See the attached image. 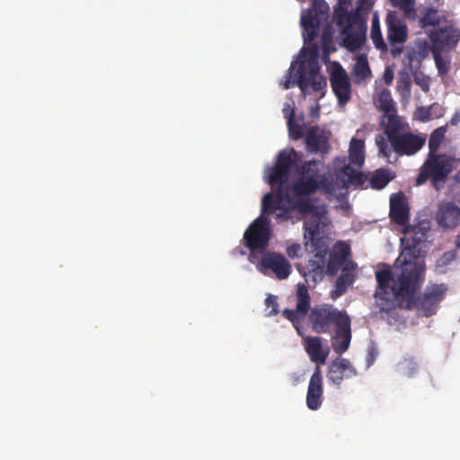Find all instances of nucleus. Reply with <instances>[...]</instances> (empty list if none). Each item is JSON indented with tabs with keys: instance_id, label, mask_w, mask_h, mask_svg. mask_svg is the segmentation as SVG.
<instances>
[{
	"instance_id": "obj_1",
	"label": "nucleus",
	"mask_w": 460,
	"mask_h": 460,
	"mask_svg": "<svg viewBox=\"0 0 460 460\" xmlns=\"http://www.w3.org/2000/svg\"><path fill=\"white\" fill-rule=\"evenodd\" d=\"M423 271V266L417 260L404 261L399 272L390 269L377 270L375 297L379 309L389 312L400 307L415 309L425 317L435 314L447 287L445 284L429 285L422 294L416 296L415 293L424 280Z\"/></svg>"
},
{
	"instance_id": "obj_2",
	"label": "nucleus",
	"mask_w": 460,
	"mask_h": 460,
	"mask_svg": "<svg viewBox=\"0 0 460 460\" xmlns=\"http://www.w3.org/2000/svg\"><path fill=\"white\" fill-rule=\"evenodd\" d=\"M456 160L446 154H429L426 161L420 166L415 180L417 186L424 184L428 180L438 190L445 183L448 175L456 169Z\"/></svg>"
},
{
	"instance_id": "obj_3",
	"label": "nucleus",
	"mask_w": 460,
	"mask_h": 460,
	"mask_svg": "<svg viewBox=\"0 0 460 460\" xmlns=\"http://www.w3.org/2000/svg\"><path fill=\"white\" fill-rule=\"evenodd\" d=\"M317 56L318 47L314 45L309 49V57L299 61L297 85L304 94L309 87L314 92H319L327 85L325 77L319 74L320 65Z\"/></svg>"
},
{
	"instance_id": "obj_4",
	"label": "nucleus",
	"mask_w": 460,
	"mask_h": 460,
	"mask_svg": "<svg viewBox=\"0 0 460 460\" xmlns=\"http://www.w3.org/2000/svg\"><path fill=\"white\" fill-rule=\"evenodd\" d=\"M426 142V138L411 132H404L389 144L383 136L378 135L376 143L379 152L389 158L393 152L399 155H412L419 152Z\"/></svg>"
},
{
	"instance_id": "obj_5",
	"label": "nucleus",
	"mask_w": 460,
	"mask_h": 460,
	"mask_svg": "<svg viewBox=\"0 0 460 460\" xmlns=\"http://www.w3.org/2000/svg\"><path fill=\"white\" fill-rule=\"evenodd\" d=\"M313 6L301 15L302 35L305 43H311L319 33L320 26L329 16V6L323 0H313Z\"/></svg>"
},
{
	"instance_id": "obj_6",
	"label": "nucleus",
	"mask_w": 460,
	"mask_h": 460,
	"mask_svg": "<svg viewBox=\"0 0 460 460\" xmlns=\"http://www.w3.org/2000/svg\"><path fill=\"white\" fill-rule=\"evenodd\" d=\"M271 237V226L269 218L261 215L246 229L243 234L244 245L251 251L264 252Z\"/></svg>"
},
{
	"instance_id": "obj_7",
	"label": "nucleus",
	"mask_w": 460,
	"mask_h": 460,
	"mask_svg": "<svg viewBox=\"0 0 460 460\" xmlns=\"http://www.w3.org/2000/svg\"><path fill=\"white\" fill-rule=\"evenodd\" d=\"M349 315L344 311H339L331 305L315 306L311 309L309 321L312 329L316 333H325L331 326H338V323L345 320Z\"/></svg>"
},
{
	"instance_id": "obj_8",
	"label": "nucleus",
	"mask_w": 460,
	"mask_h": 460,
	"mask_svg": "<svg viewBox=\"0 0 460 460\" xmlns=\"http://www.w3.org/2000/svg\"><path fill=\"white\" fill-rule=\"evenodd\" d=\"M340 186H334L333 181L326 175H321L320 179L299 176L292 185V191L296 198L307 197L322 190L324 193L334 194Z\"/></svg>"
},
{
	"instance_id": "obj_9",
	"label": "nucleus",
	"mask_w": 460,
	"mask_h": 460,
	"mask_svg": "<svg viewBox=\"0 0 460 460\" xmlns=\"http://www.w3.org/2000/svg\"><path fill=\"white\" fill-rule=\"evenodd\" d=\"M287 203V214L291 209H296L298 213L305 217L307 216H312L317 211H321L324 206L314 205L310 199L301 197V198H292L289 194L288 188H282L278 190V208L281 207V204Z\"/></svg>"
},
{
	"instance_id": "obj_10",
	"label": "nucleus",
	"mask_w": 460,
	"mask_h": 460,
	"mask_svg": "<svg viewBox=\"0 0 460 460\" xmlns=\"http://www.w3.org/2000/svg\"><path fill=\"white\" fill-rule=\"evenodd\" d=\"M296 309H284L282 311V315L287 320L290 321L294 327L299 332L298 325L304 320L305 315L308 314L310 305H311V298L308 292V288L305 284H298L296 292Z\"/></svg>"
},
{
	"instance_id": "obj_11",
	"label": "nucleus",
	"mask_w": 460,
	"mask_h": 460,
	"mask_svg": "<svg viewBox=\"0 0 460 460\" xmlns=\"http://www.w3.org/2000/svg\"><path fill=\"white\" fill-rule=\"evenodd\" d=\"M367 25L358 19L348 17V24L342 29L343 45L349 51H355L366 41Z\"/></svg>"
},
{
	"instance_id": "obj_12",
	"label": "nucleus",
	"mask_w": 460,
	"mask_h": 460,
	"mask_svg": "<svg viewBox=\"0 0 460 460\" xmlns=\"http://www.w3.org/2000/svg\"><path fill=\"white\" fill-rule=\"evenodd\" d=\"M327 209L325 207L321 211H317L305 222V238L309 239L310 244L314 250L323 245V231L326 226L324 219L326 218Z\"/></svg>"
},
{
	"instance_id": "obj_13",
	"label": "nucleus",
	"mask_w": 460,
	"mask_h": 460,
	"mask_svg": "<svg viewBox=\"0 0 460 460\" xmlns=\"http://www.w3.org/2000/svg\"><path fill=\"white\" fill-rule=\"evenodd\" d=\"M261 267L270 270L278 279H286L292 271L288 260L281 253L276 252H264L260 262Z\"/></svg>"
},
{
	"instance_id": "obj_14",
	"label": "nucleus",
	"mask_w": 460,
	"mask_h": 460,
	"mask_svg": "<svg viewBox=\"0 0 460 460\" xmlns=\"http://www.w3.org/2000/svg\"><path fill=\"white\" fill-rule=\"evenodd\" d=\"M431 41V52H439L455 48L460 39V31L453 26H446L433 31L429 35Z\"/></svg>"
},
{
	"instance_id": "obj_15",
	"label": "nucleus",
	"mask_w": 460,
	"mask_h": 460,
	"mask_svg": "<svg viewBox=\"0 0 460 460\" xmlns=\"http://www.w3.org/2000/svg\"><path fill=\"white\" fill-rule=\"evenodd\" d=\"M328 131L319 126H310L305 129V143L307 152L326 155L329 152Z\"/></svg>"
},
{
	"instance_id": "obj_16",
	"label": "nucleus",
	"mask_w": 460,
	"mask_h": 460,
	"mask_svg": "<svg viewBox=\"0 0 460 460\" xmlns=\"http://www.w3.org/2000/svg\"><path fill=\"white\" fill-rule=\"evenodd\" d=\"M327 253L329 257L325 263V274L333 277L349 261L348 259L351 254V251L348 243L343 241H338Z\"/></svg>"
},
{
	"instance_id": "obj_17",
	"label": "nucleus",
	"mask_w": 460,
	"mask_h": 460,
	"mask_svg": "<svg viewBox=\"0 0 460 460\" xmlns=\"http://www.w3.org/2000/svg\"><path fill=\"white\" fill-rule=\"evenodd\" d=\"M314 251L315 253L307 261L303 275L306 281L311 279L314 283H317L323 279L325 273L327 249H323V245H320V248Z\"/></svg>"
},
{
	"instance_id": "obj_18",
	"label": "nucleus",
	"mask_w": 460,
	"mask_h": 460,
	"mask_svg": "<svg viewBox=\"0 0 460 460\" xmlns=\"http://www.w3.org/2000/svg\"><path fill=\"white\" fill-rule=\"evenodd\" d=\"M323 375L319 366H317L310 377L307 393L306 406L312 411L318 410L323 403Z\"/></svg>"
},
{
	"instance_id": "obj_19",
	"label": "nucleus",
	"mask_w": 460,
	"mask_h": 460,
	"mask_svg": "<svg viewBox=\"0 0 460 460\" xmlns=\"http://www.w3.org/2000/svg\"><path fill=\"white\" fill-rule=\"evenodd\" d=\"M331 85L340 104H346L350 99L351 84L347 72L339 66L331 75Z\"/></svg>"
},
{
	"instance_id": "obj_20",
	"label": "nucleus",
	"mask_w": 460,
	"mask_h": 460,
	"mask_svg": "<svg viewBox=\"0 0 460 460\" xmlns=\"http://www.w3.org/2000/svg\"><path fill=\"white\" fill-rule=\"evenodd\" d=\"M358 373L349 359L340 358L331 362L328 368L327 378L329 382L340 387L344 379L351 378Z\"/></svg>"
},
{
	"instance_id": "obj_21",
	"label": "nucleus",
	"mask_w": 460,
	"mask_h": 460,
	"mask_svg": "<svg viewBox=\"0 0 460 460\" xmlns=\"http://www.w3.org/2000/svg\"><path fill=\"white\" fill-rule=\"evenodd\" d=\"M351 321L349 316L338 323L332 337V347L335 353L341 355L348 350L351 341Z\"/></svg>"
},
{
	"instance_id": "obj_22",
	"label": "nucleus",
	"mask_w": 460,
	"mask_h": 460,
	"mask_svg": "<svg viewBox=\"0 0 460 460\" xmlns=\"http://www.w3.org/2000/svg\"><path fill=\"white\" fill-rule=\"evenodd\" d=\"M436 220L442 228L456 227L460 224V208L453 202L441 203L436 215Z\"/></svg>"
},
{
	"instance_id": "obj_23",
	"label": "nucleus",
	"mask_w": 460,
	"mask_h": 460,
	"mask_svg": "<svg viewBox=\"0 0 460 460\" xmlns=\"http://www.w3.org/2000/svg\"><path fill=\"white\" fill-rule=\"evenodd\" d=\"M387 40L390 45H402L408 39V28L395 14L386 16Z\"/></svg>"
},
{
	"instance_id": "obj_24",
	"label": "nucleus",
	"mask_w": 460,
	"mask_h": 460,
	"mask_svg": "<svg viewBox=\"0 0 460 460\" xmlns=\"http://www.w3.org/2000/svg\"><path fill=\"white\" fill-rule=\"evenodd\" d=\"M389 217L393 223L404 228L410 224V208L407 201L400 195L390 199Z\"/></svg>"
},
{
	"instance_id": "obj_25",
	"label": "nucleus",
	"mask_w": 460,
	"mask_h": 460,
	"mask_svg": "<svg viewBox=\"0 0 460 460\" xmlns=\"http://www.w3.org/2000/svg\"><path fill=\"white\" fill-rule=\"evenodd\" d=\"M357 264L349 261L343 267L341 275L335 281V289L332 293V297H338L346 292L348 287L353 284L356 279Z\"/></svg>"
},
{
	"instance_id": "obj_26",
	"label": "nucleus",
	"mask_w": 460,
	"mask_h": 460,
	"mask_svg": "<svg viewBox=\"0 0 460 460\" xmlns=\"http://www.w3.org/2000/svg\"><path fill=\"white\" fill-rule=\"evenodd\" d=\"M305 349L311 361L317 364H324L329 355V348L323 347L321 337L305 338Z\"/></svg>"
},
{
	"instance_id": "obj_27",
	"label": "nucleus",
	"mask_w": 460,
	"mask_h": 460,
	"mask_svg": "<svg viewBox=\"0 0 460 460\" xmlns=\"http://www.w3.org/2000/svg\"><path fill=\"white\" fill-rule=\"evenodd\" d=\"M429 51H431V47H429L426 40L418 41L415 47L411 49L406 55L411 70L413 68L417 69L429 56Z\"/></svg>"
},
{
	"instance_id": "obj_28",
	"label": "nucleus",
	"mask_w": 460,
	"mask_h": 460,
	"mask_svg": "<svg viewBox=\"0 0 460 460\" xmlns=\"http://www.w3.org/2000/svg\"><path fill=\"white\" fill-rule=\"evenodd\" d=\"M429 230V223L421 222L417 225L409 224L402 229V233L406 238L411 242L412 245L415 246L426 240Z\"/></svg>"
},
{
	"instance_id": "obj_29",
	"label": "nucleus",
	"mask_w": 460,
	"mask_h": 460,
	"mask_svg": "<svg viewBox=\"0 0 460 460\" xmlns=\"http://www.w3.org/2000/svg\"><path fill=\"white\" fill-rule=\"evenodd\" d=\"M349 163L357 167H361L365 161V144L362 139L352 137L349 149Z\"/></svg>"
},
{
	"instance_id": "obj_30",
	"label": "nucleus",
	"mask_w": 460,
	"mask_h": 460,
	"mask_svg": "<svg viewBox=\"0 0 460 460\" xmlns=\"http://www.w3.org/2000/svg\"><path fill=\"white\" fill-rule=\"evenodd\" d=\"M278 190H276V198L273 197L271 193H267L261 201V215L265 216V214L270 215L273 213L277 209H281L282 213L277 215L278 217H287V203L284 202L281 204V207L278 208Z\"/></svg>"
},
{
	"instance_id": "obj_31",
	"label": "nucleus",
	"mask_w": 460,
	"mask_h": 460,
	"mask_svg": "<svg viewBox=\"0 0 460 460\" xmlns=\"http://www.w3.org/2000/svg\"><path fill=\"white\" fill-rule=\"evenodd\" d=\"M404 132L405 131H403L402 123L397 115L394 113L387 114V123L385 126V133L387 137V139L385 140L387 143L389 144L391 141Z\"/></svg>"
},
{
	"instance_id": "obj_32",
	"label": "nucleus",
	"mask_w": 460,
	"mask_h": 460,
	"mask_svg": "<svg viewBox=\"0 0 460 460\" xmlns=\"http://www.w3.org/2000/svg\"><path fill=\"white\" fill-rule=\"evenodd\" d=\"M298 153L295 149L290 151L282 150L279 153L275 165L288 172L296 165Z\"/></svg>"
},
{
	"instance_id": "obj_33",
	"label": "nucleus",
	"mask_w": 460,
	"mask_h": 460,
	"mask_svg": "<svg viewBox=\"0 0 460 460\" xmlns=\"http://www.w3.org/2000/svg\"><path fill=\"white\" fill-rule=\"evenodd\" d=\"M352 73L358 82L364 81L372 76L367 58L365 54L358 56L356 63L353 66Z\"/></svg>"
},
{
	"instance_id": "obj_34",
	"label": "nucleus",
	"mask_w": 460,
	"mask_h": 460,
	"mask_svg": "<svg viewBox=\"0 0 460 460\" xmlns=\"http://www.w3.org/2000/svg\"><path fill=\"white\" fill-rule=\"evenodd\" d=\"M441 16L439 15L437 9L433 7H428L421 13L419 18V26L421 29H425L427 27H435L439 24Z\"/></svg>"
},
{
	"instance_id": "obj_35",
	"label": "nucleus",
	"mask_w": 460,
	"mask_h": 460,
	"mask_svg": "<svg viewBox=\"0 0 460 460\" xmlns=\"http://www.w3.org/2000/svg\"><path fill=\"white\" fill-rule=\"evenodd\" d=\"M370 37L376 49L382 52L387 51L388 48L383 39L379 20L376 16L372 19Z\"/></svg>"
},
{
	"instance_id": "obj_36",
	"label": "nucleus",
	"mask_w": 460,
	"mask_h": 460,
	"mask_svg": "<svg viewBox=\"0 0 460 460\" xmlns=\"http://www.w3.org/2000/svg\"><path fill=\"white\" fill-rule=\"evenodd\" d=\"M289 173L290 172L275 165L269 175V183L271 186L278 185L277 190L287 188L285 184L288 180Z\"/></svg>"
},
{
	"instance_id": "obj_37",
	"label": "nucleus",
	"mask_w": 460,
	"mask_h": 460,
	"mask_svg": "<svg viewBox=\"0 0 460 460\" xmlns=\"http://www.w3.org/2000/svg\"><path fill=\"white\" fill-rule=\"evenodd\" d=\"M392 179L393 177L389 175L387 170L378 169L372 174L369 183L373 189L382 190L390 182V181H392Z\"/></svg>"
},
{
	"instance_id": "obj_38",
	"label": "nucleus",
	"mask_w": 460,
	"mask_h": 460,
	"mask_svg": "<svg viewBox=\"0 0 460 460\" xmlns=\"http://www.w3.org/2000/svg\"><path fill=\"white\" fill-rule=\"evenodd\" d=\"M319 162L316 160H311L305 162L300 167L297 168L296 172L299 176L302 177H312L313 179H320L319 175Z\"/></svg>"
},
{
	"instance_id": "obj_39",
	"label": "nucleus",
	"mask_w": 460,
	"mask_h": 460,
	"mask_svg": "<svg viewBox=\"0 0 460 460\" xmlns=\"http://www.w3.org/2000/svg\"><path fill=\"white\" fill-rule=\"evenodd\" d=\"M394 6L398 7L408 20L414 21L418 17L415 0H397Z\"/></svg>"
},
{
	"instance_id": "obj_40",
	"label": "nucleus",
	"mask_w": 460,
	"mask_h": 460,
	"mask_svg": "<svg viewBox=\"0 0 460 460\" xmlns=\"http://www.w3.org/2000/svg\"><path fill=\"white\" fill-rule=\"evenodd\" d=\"M445 133L444 128H438L431 133L429 139V154H438L437 151L445 137Z\"/></svg>"
},
{
	"instance_id": "obj_41",
	"label": "nucleus",
	"mask_w": 460,
	"mask_h": 460,
	"mask_svg": "<svg viewBox=\"0 0 460 460\" xmlns=\"http://www.w3.org/2000/svg\"><path fill=\"white\" fill-rule=\"evenodd\" d=\"M379 108L385 113L389 114L395 112L394 102L391 97V93L388 91H383L378 97Z\"/></svg>"
},
{
	"instance_id": "obj_42",
	"label": "nucleus",
	"mask_w": 460,
	"mask_h": 460,
	"mask_svg": "<svg viewBox=\"0 0 460 460\" xmlns=\"http://www.w3.org/2000/svg\"><path fill=\"white\" fill-rule=\"evenodd\" d=\"M456 254L453 251L446 252L440 256L436 263V269L438 272L444 273L448 265L455 261Z\"/></svg>"
},
{
	"instance_id": "obj_43",
	"label": "nucleus",
	"mask_w": 460,
	"mask_h": 460,
	"mask_svg": "<svg viewBox=\"0 0 460 460\" xmlns=\"http://www.w3.org/2000/svg\"><path fill=\"white\" fill-rule=\"evenodd\" d=\"M289 137L293 140H298L305 137L304 127L295 118L288 121Z\"/></svg>"
},
{
	"instance_id": "obj_44",
	"label": "nucleus",
	"mask_w": 460,
	"mask_h": 460,
	"mask_svg": "<svg viewBox=\"0 0 460 460\" xmlns=\"http://www.w3.org/2000/svg\"><path fill=\"white\" fill-rule=\"evenodd\" d=\"M411 80L408 74H400L397 80V90L403 97L411 95Z\"/></svg>"
},
{
	"instance_id": "obj_45",
	"label": "nucleus",
	"mask_w": 460,
	"mask_h": 460,
	"mask_svg": "<svg viewBox=\"0 0 460 460\" xmlns=\"http://www.w3.org/2000/svg\"><path fill=\"white\" fill-rule=\"evenodd\" d=\"M432 54H433V58L435 60L436 66L438 68V73L440 75L447 74L448 71V66H447V63L443 60V58L441 57V53L432 52Z\"/></svg>"
},
{
	"instance_id": "obj_46",
	"label": "nucleus",
	"mask_w": 460,
	"mask_h": 460,
	"mask_svg": "<svg viewBox=\"0 0 460 460\" xmlns=\"http://www.w3.org/2000/svg\"><path fill=\"white\" fill-rule=\"evenodd\" d=\"M265 304L268 308H270V312L268 313L269 316L276 315L279 313V304L277 302V296L270 295L265 299Z\"/></svg>"
},
{
	"instance_id": "obj_47",
	"label": "nucleus",
	"mask_w": 460,
	"mask_h": 460,
	"mask_svg": "<svg viewBox=\"0 0 460 460\" xmlns=\"http://www.w3.org/2000/svg\"><path fill=\"white\" fill-rule=\"evenodd\" d=\"M292 69H293V65H291V66L288 70V73L286 75V79L282 84L283 88L286 90L291 88L295 84L297 85V72L296 73V78L293 80L292 79Z\"/></svg>"
},
{
	"instance_id": "obj_48",
	"label": "nucleus",
	"mask_w": 460,
	"mask_h": 460,
	"mask_svg": "<svg viewBox=\"0 0 460 460\" xmlns=\"http://www.w3.org/2000/svg\"><path fill=\"white\" fill-rule=\"evenodd\" d=\"M286 252L291 259L298 258L301 255V245L299 243H292L287 247Z\"/></svg>"
},
{
	"instance_id": "obj_49",
	"label": "nucleus",
	"mask_w": 460,
	"mask_h": 460,
	"mask_svg": "<svg viewBox=\"0 0 460 460\" xmlns=\"http://www.w3.org/2000/svg\"><path fill=\"white\" fill-rule=\"evenodd\" d=\"M414 81L425 93L429 91V78L428 76H415Z\"/></svg>"
},
{
	"instance_id": "obj_50",
	"label": "nucleus",
	"mask_w": 460,
	"mask_h": 460,
	"mask_svg": "<svg viewBox=\"0 0 460 460\" xmlns=\"http://www.w3.org/2000/svg\"><path fill=\"white\" fill-rule=\"evenodd\" d=\"M342 172L348 176V181H352L354 179L360 178L362 176L361 173H357L353 170H351L349 165L345 166Z\"/></svg>"
},
{
	"instance_id": "obj_51",
	"label": "nucleus",
	"mask_w": 460,
	"mask_h": 460,
	"mask_svg": "<svg viewBox=\"0 0 460 460\" xmlns=\"http://www.w3.org/2000/svg\"><path fill=\"white\" fill-rule=\"evenodd\" d=\"M283 115L289 121L295 118V109L287 103L283 108Z\"/></svg>"
},
{
	"instance_id": "obj_52",
	"label": "nucleus",
	"mask_w": 460,
	"mask_h": 460,
	"mask_svg": "<svg viewBox=\"0 0 460 460\" xmlns=\"http://www.w3.org/2000/svg\"><path fill=\"white\" fill-rule=\"evenodd\" d=\"M376 356H377L376 349L375 347L370 348L369 350H368L367 358V366L368 367L371 366L374 363Z\"/></svg>"
},
{
	"instance_id": "obj_53",
	"label": "nucleus",
	"mask_w": 460,
	"mask_h": 460,
	"mask_svg": "<svg viewBox=\"0 0 460 460\" xmlns=\"http://www.w3.org/2000/svg\"><path fill=\"white\" fill-rule=\"evenodd\" d=\"M418 117L421 121H427L428 119H429L430 117L429 111L424 108L419 109Z\"/></svg>"
},
{
	"instance_id": "obj_54",
	"label": "nucleus",
	"mask_w": 460,
	"mask_h": 460,
	"mask_svg": "<svg viewBox=\"0 0 460 460\" xmlns=\"http://www.w3.org/2000/svg\"><path fill=\"white\" fill-rule=\"evenodd\" d=\"M403 48L402 45H391V55L393 58H397L402 53Z\"/></svg>"
},
{
	"instance_id": "obj_55",
	"label": "nucleus",
	"mask_w": 460,
	"mask_h": 460,
	"mask_svg": "<svg viewBox=\"0 0 460 460\" xmlns=\"http://www.w3.org/2000/svg\"><path fill=\"white\" fill-rule=\"evenodd\" d=\"M384 78L387 84H391V82L393 81V78H394L393 72L390 70H385Z\"/></svg>"
},
{
	"instance_id": "obj_56",
	"label": "nucleus",
	"mask_w": 460,
	"mask_h": 460,
	"mask_svg": "<svg viewBox=\"0 0 460 460\" xmlns=\"http://www.w3.org/2000/svg\"><path fill=\"white\" fill-rule=\"evenodd\" d=\"M409 365H411V367H409V371L407 372V376L410 377L413 375V373L415 372L416 368H417V365L415 362L413 361H409Z\"/></svg>"
},
{
	"instance_id": "obj_57",
	"label": "nucleus",
	"mask_w": 460,
	"mask_h": 460,
	"mask_svg": "<svg viewBox=\"0 0 460 460\" xmlns=\"http://www.w3.org/2000/svg\"><path fill=\"white\" fill-rule=\"evenodd\" d=\"M322 41L323 46L328 43V35L326 31H324L322 36Z\"/></svg>"
},
{
	"instance_id": "obj_58",
	"label": "nucleus",
	"mask_w": 460,
	"mask_h": 460,
	"mask_svg": "<svg viewBox=\"0 0 460 460\" xmlns=\"http://www.w3.org/2000/svg\"><path fill=\"white\" fill-rule=\"evenodd\" d=\"M455 244L457 249H460V233L456 236Z\"/></svg>"
},
{
	"instance_id": "obj_59",
	"label": "nucleus",
	"mask_w": 460,
	"mask_h": 460,
	"mask_svg": "<svg viewBox=\"0 0 460 460\" xmlns=\"http://www.w3.org/2000/svg\"><path fill=\"white\" fill-rule=\"evenodd\" d=\"M337 23H338L339 25H341V23H342V20H341V18L338 19Z\"/></svg>"
},
{
	"instance_id": "obj_60",
	"label": "nucleus",
	"mask_w": 460,
	"mask_h": 460,
	"mask_svg": "<svg viewBox=\"0 0 460 460\" xmlns=\"http://www.w3.org/2000/svg\"><path fill=\"white\" fill-rule=\"evenodd\" d=\"M393 5H394V3H396L397 0H389Z\"/></svg>"
}]
</instances>
